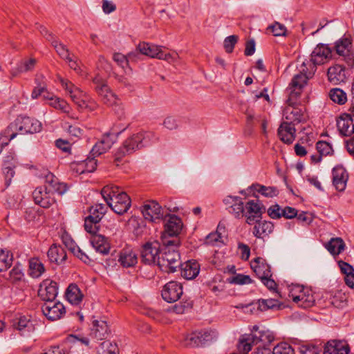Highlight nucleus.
<instances>
[{
    "label": "nucleus",
    "instance_id": "nucleus-1",
    "mask_svg": "<svg viewBox=\"0 0 354 354\" xmlns=\"http://www.w3.org/2000/svg\"><path fill=\"white\" fill-rule=\"evenodd\" d=\"M101 194L107 205L118 214H123L131 207L130 197L118 186L107 185L101 190Z\"/></svg>",
    "mask_w": 354,
    "mask_h": 354
},
{
    "label": "nucleus",
    "instance_id": "nucleus-2",
    "mask_svg": "<svg viewBox=\"0 0 354 354\" xmlns=\"http://www.w3.org/2000/svg\"><path fill=\"white\" fill-rule=\"evenodd\" d=\"M163 245L160 248V256L158 259V266L160 268L168 273H173L180 265V256L176 248L178 240H163Z\"/></svg>",
    "mask_w": 354,
    "mask_h": 354
},
{
    "label": "nucleus",
    "instance_id": "nucleus-3",
    "mask_svg": "<svg viewBox=\"0 0 354 354\" xmlns=\"http://www.w3.org/2000/svg\"><path fill=\"white\" fill-rule=\"evenodd\" d=\"M41 123L37 119L26 115H19L3 132L4 136L10 141L18 134H32L41 130Z\"/></svg>",
    "mask_w": 354,
    "mask_h": 354
},
{
    "label": "nucleus",
    "instance_id": "nucleus-4",
    "mask_svg": "<svg viewBox=\"0 0 354 354\" xmlns=\"http://www.w3.org/2000/svg\"><path fill=\"white\" fill-rule=\"evenodd\" d=\"M155 138L154 133L151 131H141L126 139L122 145L118 149L115 154L116 160L121 159L127 154L134 152L137 149L149 145Z\"/></svg>",
    "mask_w": 354,
    "mask_h": 354
},
{
    "label": "nucleus",
    "instance_id": "nucleus-5",
    "mask_svg": "<svg viewBox=\"0 0 354 354\" xmlns=\"http://www.w3.org/2000/svg\"><path fill=\"white\" fill-rule=\"evenodd\" d=\"M299 96V92H290V96L287 100L288 106L283 111V116L286 122H290L292 125H295L304 122V112L301 109L295 107L296 100Z\"/></svg>",
    "mask_w": 354,
    "mask_h": 354
},
{
    "label": "nucleus",
    "instance_id": "nucleus-6",
    "mask_svg": "<svg viewBox=\"0 0 354 354\" xmlns=\"http://www.w3.org/2000/svg\"><path fill=\"white\" fill-rule=\"evenodd\" d=\"M332 59V50L326 44H319L313 49L310 59L305 62L309 68L315 66V71L317 66L328 62Z\"/></svg>",
    "mask_w": 354,
    "mask_h": 354
},
{
    "label": "nucleus",
    "instance_id": "nucleus-7",
    "mask_svg": "<svg viewBox=\"0 0 354 354\" xmlns=\"http://www.w3.org/2000/svg\"><path fill=\"white\" fill-rule=\"evenodd\" d=\"M315 73V66L309 68L308 64L304 62L299 67V73L295 75L290 84L291 92L295 91L300 93V90L307 84L309 79L312 78Z\"/></svg>",
    "mask_w": 354,
    "mask_h": 354
},
{
    "label": "nucleus",
    "instance_id": "nucleus-8",
    "mask_svg": "<svg viewBox=\"0 0 354 354\" xmlns=\"http://www.w3.org/2000/svg\"><path fill=\"white\" fill-rule=\"evenodd\" d=\"M93 83L95 84V91L104 104L111 106L115 103L117 97L111 91L105 80L97 75L93 79Z\"/></svg>",
    "mask_w": 354,
    "mask_h": 354
},
{
    "label": "nucleus",
    "instance_id": "nucleus-9",
    "mask_svg": "<svg viewBox=\"0 0 354 354\" xmlns=\"http://www.w3.org/2000/svg\"><path fill=\"white\" fill-rule=\"evenodd\" d=\"M160 244L158 241L147 242L141 250L140 256L142 261L145 264L158 265V259L160 256Z\"/></svg>",
    "mask_w": 354,
    "mask_h": 354
},
{
    "label": "nucleus",
    "instance_id": "nucleus-10",
    "mask_svg": "<svg viewBox=\"0 0 354 354\" xmlns=\"http://www.w3.org/2000/svg\"><path fill=\"white\" fill-rule=\"evenodd\" d=\"M266 212L264 205L259 201L250 200L245 205V217L249 225L254 224L255 221L261 218Z\"/></svg>",
    "mask_w": 354,
    "mask_h": 354
},
{
    "label": "nucleus",
    "instance_id": "nucleus-11",
    "mask_svg": "<svg viewBox=\"0 0 354 354\" xmlns=\"http://www.w3.org/2000/svg\"><path fill=\"white\" fill-rule=\"evenodd\" d=\"M334 48L336 53L342 57L348 65H354V53L352 50V42L349 38L344 37L338 39L335 43Z\"/></svg>",
    "mask_w": 354,
    "mask_h": 354
},
{
    "label": "nucleus",
    "instance_id": "nucleus-12",
    "mask_svg": "<svg viewBox=\"0 0 354 354\" xmlns=\"http://www.w3.org/2000/svg\"><path fill=\"white\" fill-rule=\"evenodd\" d=\"M144 218L151 222H156L164 218L162 207L155 201H148L142 207Z\"/></svg>",
    "mask_w": 354,
    "mask_h": 354
},
{
    "label": "nucleus",
    "instance_id": "nucleus-13",
    "mask_svg": "<svg viewBox=\"0 0 354 354\" xmlns=\"http://www.w3.org/2000/svg\"><path fill=\"white\" fill-rule=\"evenodd\" d=\"M58 293V287L55 281L50 279L44 280L38 290L39 297L46 303L53 301Z\"/></svg>",
    "mask_w": 354,
    "mask_h": 354
},
{
    "label": "nucleus",
    "instance_id": "nucleus-14",
    "mask_svg": "<svg viewBox=\"0 0 354 354\" xmlns=\"http://www.w3.org/2000/svg\"><path fill=\"white\" fill-rule=\"evenodd\" d=\"M212 338V334L207 330L192 333L184 337L183 344L185 346L197 347L203 345Z\"/></svg>",
    "mask_w": 354,
    "mask_h": 354
},
{
    "label": "nucleus",
    "instance_id": "nucleus-15",
    "mask_svg": "<svg viewBox=\"0 0 354 354\" xmlns=\"http://www.w3.org/2000/svg\"><path fill=\"white\" fill-rule=\"evenodd\" d=\"M32 197L35 203L43 208H48L55 202L54 194L42 186L34 190Z\"/></svg>",
    "mask_w": 354,
    "mask_h": 354
},
{
    "label": "nucleus",
    "instance_id": "nucleus-16",
    "mask_svg": "<svg viewBox=\"0 0 354 354\" xmlns=\"http://www.w3.org/2000/svg\"><path fill=\"white\" fill-rule=\"evenodd\" d=\"M183 286L176 281H169L163 288L162 290V299L172 303L178 301L183 295Z\"/></svg>",
    "mask_w": 354,
    "mask_h": 354
},
{
    "label": "nucleus",
    "instance_id": "nucleus-17",
    "mask_svg": "<svg viewBox=\"0 0 354 354\" xmlns=\"http://www.w3.org/2000/svg\"><path fill=\"white\" fill-rule=\"evenodd\" d=\"M41 309L44 315L52 321L59 319L66 313L65 307L59 301L45 303Z\"/></svg>",
    "mask_w": 354,
    "mask_h": 354
},
{
    "label": "nucleus",
    "instance_id": "nucleus-18",
    "mask_svg": "<svg viewBox=\"0 0 354 354\" xmlns=\"http://www.w3.org/2000/svg\"><path fill=\"white\" fill-rule=\"evenodd\" d=\"M110 333L109 326L106 321L93 320L91 328L90 336L96 340H102L108 337Z\"/></svg>",
    "mask_w": 354,
    "mask_h": 354
},
{
    "label": "nucleus",
    "instance_id": "nucleus-19",
    "mask_svg": "<svg viewBox=\"0 0 354 354\" xmlns=\"http://www.w3.org/2000/svg\"><path fill=\"white\" fill-rule=\"evenodd\" d=\"M165 234L176 236L183 228L181 219L176 215L168 214L165 216Z\"/></svg>",
    "mask_w": 354,
    "mask_h": 354
},
{
    "label": "nucleus",
    "instance_id": "nucleus-20",
    "mask_svg": "<svg viewBox=\"0 0 354 354\" xmlns=\"http://www.w3.org/2000/svg\"><path fill=\"white\" fill-rule=\"evenodd\" d=\"M115 140L116 137L114 134H104L101 140L93 147L91 153L94 156H97L106 152L111 149Z\"/></svg>",
    "mask_w": 354,
    "mask_h": 354
},
{
    "label": "nucleus",
    "instance_id": "nucleus-21",
    "mask_svg": "<svg viewBox=\"0 0 354 354\" xmlns=\"http://www.w3.org/2000/svg\"><path fill=\"white\" fill-rule=\"evenodd\" d=\"M53 194L57 192L60 195L64 194L68 189L66 184L60 183L58 178L52 173H48L45 177V183L42 186Z\"/></svg>",
    "mask_w": 354,
    "mask_h": 354
},
{
    "label": "nucleus",
    "instance_id": "nucleus-22",
    "mask_svg": "<svg viewBox=\"0 0 354 354\" xmlns=\"http://www.w3.org/2000/svg\"><path fill=\"white\" fill-rule=\"evenodd\" d=\"M348 175L342 166H337L333 169V183L336 189L343 192L346 186Z\"/></svg>",
    "mask_w": 354,
    "mask_h": 354
},
{
    "label": "nucleus",
    "instance_id": "nucleus-23",
    "mask_svg": "<svg viewBox=\"0 0 354 354\" xmlns=\"http://www.w3.org/2000/svg\"><path fill=\"white\" fill-rule=\"evenodd\" d=\"M181 276L187 280L196 278L200 272V265L196 260H189L184 263H180Z\"/></svg>",
    "mask_w": 354,
    "mask_h": 354
},
{
    "label": "nucleus",
    "instance_id": "nucleus-24",
    "mask_svg": "<svg viewBox=\"0 0 354 354\" xmlns=\"http://www.w3.org/2000/svg\"><path fill=\"white\" fill-rule=\"evenodd\" d=\"M296 129L295 125L290 122H283L278 129L280 140L286 144H291L295 139Z\"/></svg>",
    "mask_w": 354,
    "mask_h": 354
},
{
    "label": "nucleus",
    "instance_id": "nucleus-25",
    "mask_svg": "<svg viewBox=\"0 0 354 354\" xmlns=\"http://www.w3.org/2000/svg\"><path fill=\"white\" fill-rule=\"evenodd\" d=\"M251 268L261 279L265 277H272L270 266L261 257H257L250 263Z\"/></svg>",
    "mask_w": 354,
    "mask_h": 354
},
{
    "label": "nucleus",
    "instance_id": "nucleus-26",
    "mask_svg": "<svg viewBox=\"0 0 354 354\" xmlns=\"http://www.w3.org/2000/svg\"><path fill=\"white\" fill-rule=\"evenodd\" d=\"M17 167V162L12 155L5 157L2 166V171L5 178V183L8 187L11 183L15 172V169Z\"/></svg>",
    "mask_w": 354,
    "mask_h": 354
},
{
    "label": "nucleus",
    "instance_id": "nucleus-27",
    "mask_svg": "<svg viewBox=\"0 0 354 354\" xmlns=\"http://www.w3.org/2000/svg\"><path fill=\"white\" fill-rule=\"evenodd\" d=\"M348 344L344 341L331 340L324 346V354H348Z\"/></svg>",
    "mask_w": 354,
    "mask_h": 354
},
{
    "label": "nucleus",
    "instance_id": "nucleus-28",
    "mask_svg": "<svg viewBox=\"0 0 354 354\" xmlns=\"http://www.w3.org/2000/svg\"><path fill=\"white\" fill-rule=\"evenodd\" d=\"M327 75L328 81L333 84H339L346 80L345 68L339 64L328 68Z\"/></svg>",
    "mask_w": 354,
    "mask_h": 354
},
{
    "label": "nucleus",
    "instance_id": "nucleus-29",
    "mask_svg": "<svg viewBox=\"0 0 354 354\" xmlns=\"http://www.w3.org/2000/svg\"><path fill=\"white\" fill-rule=\"evenodd\" d=\"M337 127L343 136H350L354 133V124L348 115H342L337 120Z\"/></svg>",
    "mask_w": 354,
    "mask_h": 354
},
{
    "label": "nucleus",
    "instance_id": "nucleus-30",
    "mask_svg": "<svg viewBox=\"0 0 354 354\" xmlns=\"http://www.w3.org/2000/svg\"><path fill=\"white\" fill-rule=\"evenodd\" d=\"M274 230V224L271 221H260L254 222L253 228V234L258 239H263L264 236H268Z\"/></svg>",
    "mask_w": 354,
    "mask_h": 354
},
{
    "label": "nucleus",
    "instance_id": "nucleus-31",
    "mask_svg": "<svg viewBox=\"0 0 354 354\" xmlns=\"http://www.w3.org/2000/svg\"><path fill=\"white\" fill-rule=\"evenodd\" d=\"M118 261L122 267L130 268L136 266L138 262V257L131 248H126L120 252Z\"/></svg>",
    "mask_w": 354,
    "mask_h": 354
},
{
    "label": "nucleus",
    "instance_id": "nucleus-32",
    "mask_svg": "<svg viewBox=\"0 0 354 354\" xmlns=\"http://www.w3.org/2000/svg\"><path fill=\"white\" fill-rule=\"evenodd\" d=\"M91 243L95 250L102 254H107L110 251V245L105 236L94 234L91 239Z\"/></svg>",
    "mask_w": 354,
    "mask_h": 354
},
{
    "label": "nucleus",
    "instance_id": "nucleus-33",
    "mask_svg": "<svg viewBox=\"0 0 354 354\" xmlns=\"http://www.w3.org/2000/svg\"><path fill=\"white\" fill-rule=\"evenodd\" d=\"M66 257V251L59 245H53L48 251V257L50 261L58 264L64 262Z\"/></svg>",
    "mask_w": 354,
    "mask_h": 354
},
{
    "label": "nucleus",
    "instance_id": "nucleus-34",
    "mask_svg": "<svg viewBox=\"0 0 354 354\" xmlns=\"http://www.w3.org/2000/svg\"><path fill=\"white\" fill-rule=\"evenodd\" d=\"M14 327L21 332L22 335L26 333H32L35 330V325L26 316H21L13 324Z\"/></svg>",
    "mask_w": 354,
    "mask_h": 354
},
{
    "label": "nucleus",
    "instance_id": "nucleus-35",
    "mask_svg": "<svg viewBox=\"0 0 354 354\" xmlns=\"http://www.w3.org/2000/svg\"><path fill=\"white\" fill-rule=\"evenodd\" d=\"M346 245L342 238H332L325 245L327 250L333 256H337L345 249Z\"/></svg>",
    "mask_w": 354,
    "mask_h": 354
},
{
    "label": "nucleus",
    "instance_id": "nucleus-36",
    "mask_svg": "<svg viewBox=\"0 0 354 354\" xmlns=\"http://www.w3.org/2000/svg\"><path fill=\"white\" fill-rule=\"evenodd\" d=\"M66 297L71 304H78L82 301L83 295L78 286L72 283L66 290Z\"/></svg>",
    "mask_w": 354,
    "mask_h": 354
},
{
    "label": "nucleus",
    "instance_id": "nucleus-37",
    "mask_svg": "<svg viewBox=\"0 0 354 354\" xmlns=\"http://www.w3.org/2000/svg\"><path fill=\"white\" fill-rule=\"evenodd\" d=\"M37 60L35 58L22 59L17 67L12 71V75L17 76L19 73L31 71L35 66Z\"/></svg>",
    "mask_w": 354,
    "mask_h": 354
},
{
    "label": "nucleus",
    "instance_id": "nucleus-38",
    "mask_svg": "<svg viewBox=\"0 0 354 354\" xmlns=\"http://www.w3.org/2000/svg\"><path fill=\"white\" fill-rule=\"evenodd\" d=\"M299 306L303 308H308L313 306L315 298L309 289L301 295L295 297V301Z\"/></svg>",
    "mask_w": 354,
    "mask_h": 354
},
{
    "label": "nucleus",
    "instance_id": "nucleus-39",
    "mask_svg": "<svg viewBox=\"0 0 354 354\" xmlns=\"http://www.w3.org/2000/svg\"><path fill=\"white\" fill-rule=\"evenodd\" d=\"M113 59L120 66L124 68L128 66L129 61H137V52H131L127 56L115 53L113 54Z\"/></svg>",
    "mask_w": 354,
    "mask_h": 354
},
{
    "label": "nucleus",
    "instance_id": "nucleus-40",
    "mask_svg": "<svg viewBox=\"0 0 354 354\" xmlns=\"http://www.w3.org/2000/svg\"><path fill=\"white\" fill-rule=\"evenodd\" d=\"M30 275L33 278L39 277L45 271L43 263L38 259H32L29 261Z\"/></svg>",
    "mask_w": 354,
    "mask_h": 354
},
{
    "label": "nucleus",
    "instance_id": "nucleus-41",
    "mask_svg": "<svg viewBox=\"0 0 354 354\" xmlns=\"http://www.w3.org/2000/svg\"><path fill=\"white\" fill-rule=\"evenodd\" d=\"M106 209L107 207L101 203L96 204L90 207V214L88 216L99 223L106 213Z\"/></svg>",
    "mask_w": 354,
    "mask_h": 354
},
{
    "label": "nucleus",
    "instance_id": "nucleus-42",
    "mask_svg": "<svg viewBox=\"0 0 354 354\" xmlns=\"http://www.w3.org/2000/svg\"><path fill=\"white\" fill-rule=\"evenodd\" d=\"M257 308L261 311L268 309L280 308L281 304L276 299H261L257 302Z\"/></svg>",
    "mask_w": 354,
    "mask_h": 354
},
{
    "label": "nucleus",
    "instance_id": "nucleus-43",
    "mask_svg": "<svg viewBox=\"0 0 354 354\" xmlns=\"http://www.w3.org/2000/svg\"><path fill=\"white\" fill-rule=\"evenodd\" d=\"M13 261L12 254L9 251L0 250V272L7 270L12 265Z\"/></svg>",
    "mask_w": 354,
    "mask_h": 354
},
{
    "label": "nucleus",
    "instance_id": "nucleus-44",
    "mask_svg": "<svg viewBox=\"0 0 354 354\" xmlns=\"http://www.w3.org/2000/svg\"><path fill=\"white\" fill-rule=\"evenodd\" d=\"M119 350L115 343L103 342L97 350V354H118Z\"/></svg>",
    "mask_w": 354,
    "mask_h": 354
},
{
    "label": "nucleus",
    "instance_id": "nucleus-45",
    "mask_svg": "<svg viewBox=\"0 0 354 354\" xmlns=\"http://www.w3.org/2000/svg\"><path fill=\"white\" fill-rule=\"evenodd\" d=\"M252 187L254 191L260 193L266 197H273L278 194V190L274 187H266L261 185H253Z\"/></svg>",
    "mask_w": 354,
    "mask_h": 354
},
{
    "label": "nucleus",
    "instance_id": "nucleus-46",
    "mask_svg": "<svg viewBox=\"0 0 354 354\" xmlns=\"http://www.w3.org/2000/svg\"><path fill=\"white\" fill-rule=\"evenodd\" d=\"M329 95L332 101L339 104H344L347 100L346 93L340 88L331 89Z\"/></svg>",
    "mask_w": 354,
    "mask_h": 354
},
{
    "label": "nucleus",
    "instance_id": "nucleus-47",
    "mask_svg": "<svg viewBox=\"0 0 354 354\" xmlns=\"http://www.w3.org/2000/svg\"><path fill=\"white\" fill-rule=\"evenodd\" d=\"M256 343L261 342L263 344H270L274 339V335L272 332L269 330H263L259 332V335H253Z\"/></svg>",
    "mask_w": 354,
    "mask_h": 354
},
{
    "label": "nucleus",
    "instance_id": "nucleus-48",
    "mask_svg": "<svg viewBox=\"0 0 354 354\" xmlns=\"http://www.w3.org/2000/svg\"><path fill=\"white\" fill-rule=\"evenodd\" d=\"M230 212L237 218L245 216V205L241 199L239 197V201H236L231 206Z\"/></svg>",
    "mask_w": 354,
    "mask_h": 354
},
{
    "label": "nucleus",
    "instance_id": "nucleus-49",
    "mask_svg": "<svg viewBox=\"0 0 354 354\" xmlns=\"http://www.w3.org/2000/svg\"><path fill=\"white\" fill-rule=\"evenodd\" d=\"M49 105L66 113H69L71 110L69 104L64 100L58 97L51 99L50 102H49Z\"/></svg>",
    "mask_w": 354,
    "mask_h": 354
},
{
    "label": "nucleus",
    "instance_id": "nucleus-50",
    "mask_svg": "<svg viewBox=\"0 0 354 354\" xmlns=\"http://www.w3.org/2000/svg\"><path fill=\"white\" fill-rule=\"evenodd\" d=\"M51 44L55 48L56 52L62 59H64L66 60L70 57L69 50L65 45H64L62 43H59L56 39L52 40Z\"/></svg>",
    "mask_w": 354,
    "mask_h": 354
},
{
    "label": "nucleus",
    "instance_id": "nucleus-51",
    "mask_svg": "<svg viewBox=\"0 0 354 354\" xmlns=\"http://www.w3.org/2000/svg\"><path fill=\"white\" fill-rule=\"evenodd\" d=\"M192 308V301L186 300L180 301L172 306L171 310L176 314H183Z\"/></svg>",
    "mask_w": 354,
    "mask_h": 354
},
{
    "label": "nucleus",
    "instance_id": "nucleus-52",
    "mask_svg": "<svg viewBox=\"0 0 354 354\" xmlns=\"http://www.w3.org/2000/svg\"><path fill=\"white\" fill-rule=\"evenodd\" d=\"M272 354H295V351L290 344L282 342L274 347Z\"/></svg>",
    "mask_w": 354,
    "mask_h": 354
},
{
    "label": "nucleus",
    "instance_id": "nucleus-53",
    "mask_svg": "<svg viewBox=\"0 0 354 354\" xmlns=\"http://www.w3.org/2000/svg\"><path fill=\"white\" fill-rule=\"evenodd\" d=\"M254 343H256V341L253 335L251 337L241 339L239 342V349L243 353V354H247L250 351H251L252 344Z\"/></svg>",
    "mask_w": 354,
    "mask_h": 354
},
{
    "label": "nucleus",
    "instance_id": "nucleus-54",
    "mask_svg": "<svg viewBox=\"0 0 354 354\" xmlns=\"http://www.w3.org/2000/svg\"><path fill=\"white\" fill-rule=\"evenodd\" d=\"M316 149L322 156L330 155L333 151L332 146L326 141L317 142L316 144Z\"/></svg>",
    "mask_w": 354,
    "mask_h": 354
},
{
    "label": "nucleus",
    "instance_id": "nucleus-55",
    "mask_svg": "<svg viewBox=\"0 0 354 354\" xmlns=\"http://www.w3.org/2000/svg\"><path fill=\"white\" fill-rule=\"evenodd\" d=\"M162 125L167 129L169 131H173L178 128L179 121L176 117L169 115L164 119L162 122Z\"/></svg>",
    "mask_w": 354,
    "mask_h": 354
},
{
    "label": "nucleus",
    "instance_id": "nucleus-56",
    "mask_svg": "<svg viewBox=\"0 0 354 354\" xmlns=\"http://www.w3.org/2000/svg\"><path fill=\"white\" fill-rule=\"evenodd\" d=\"M238 39L239 37L235 35L228 36L225 39L223 46L227 53H230L233 51Z\"/></svg>",
    "mask_w": 354,
    "mask_h": 354
},
{
    "label": "nucleus",
    "instance_id": "nucleus-57",
    "mask_svg": "<svg viewBox=\"0 0 354 354\" xmlns=\"http://www.w3.org/2000/svg\"><path fill=\"white\" fill-rule=\"evenodd\" d=\"M98 222L95 221L93 219L90 218L87 216L84 221V229L86 232L93 235L98 231L99 227L97 225Z\"/></svg>",
    "mask_w": 354,
    "mask_h": 354
},
{
    "label": "nucleus",
    "instance_id": "nucleus-58",
    "mask_svg": "<svg viewBox=\"0 0 354 354\" xmlns=\"http://www.w3.org/2000/svg\"><path fill=\"white\" fill-rule=\"evenodd\" d=\"M308 290L307 288H304L302 286L298 284H292L289 286V297L292 298V301H295V297L301 295L304 292Z\"/></svg>",
    "mask_w": 354,
    "mask_h": 354
},
{
    "label": "nucleus",
    "instance_id": "nucleus-59",
    "mask_svg": "<svg viewBox=\"0 0 354 354\" xmlns=\"http://www.w3.org/2000/svg\"><path fill=\"white\" fill-rule=\"evenodd\" d=\"M268 30H270L274 36L279 37V36H284L286 32V28L284 25L279 23L275 22L274 24L268 27Z\"/></svg>",
    "mask_w": 354,
    "mask_h": 354
},
{
    "label": "nucleus",
    "instance_id": "nucleus-60",
    "mask_svg": "<svg viewBox=\"0 0 354 354\" xmlns=\"http://www.w3.org/2000/svg\"><path fill=\"white\" fill-rule=\"evenodd\" d=\"M281 212H283V209L278 204L272 205L267 209L268 216L272 219L281 218Z\"/></svg>",
    "mask_w": 354,
    "mask_h": 354
},
{
    "label": "nucleus",
    "instance_id": "nucleus-61",
    "mask_svg": "<svg viewBox=\"0 0 354 354\" xmlns=\"http://www.w3.org/2000/svg\"><path fill=\"white\" fill-rule=\"evenodd\" d=\"M82 166L85 167L86 172H93L96 169L97 160L94 158H87L86 160L82 162Z\"/></svg>",
    "mask_w": 354,
    "mask_h": 354
},
{
    "label": "nucleus",
    "instance_id": "nucleus-62",
    "mask_svg": "<svg viewBox=\"0 0 354 354\" xmlns=\"http://www.w3.org/2000/svg\"><path fill=\"white\" fill-rule=\"evenodd\" d=\"M301 354H320L318 347L312 345H302L299 347Z\"/></svg>",
    "mask_w": 354,
    "mask_h": 354
},
{
    "label": "nucleus",
    "instance_id": "nucleus-63",
    "mask_svg": "<svg viewBox=\"0 0 354 354\" xmlns=\"http://www.w3.org/2000/svg\"><path fill=\"white\" fill-rule=\"evenodd\" d=\"M161 50H162V46L149 44V50H148L147 56L150 57L151 58L159 59V56H160Z\"/></svg>",
    "mask_w": 354,
    "mask_h": 354
},
{
    "label": "nucleus",
    "instance_id": "nucleus-64",
    "mask_svg": "<svg viewBox=\"0 0 354 354\" xmlns=\"http://www.w3.org/2000/svg\"><path fill=\"white\" fill-rule=\"evenodd\" d=\"M23 275L22 269L18 266H14L10 272V277L14 281L21 280Z\"/></svg>",
    "mask_w": 354,
    "mask_h": 354
}]
</instances>
